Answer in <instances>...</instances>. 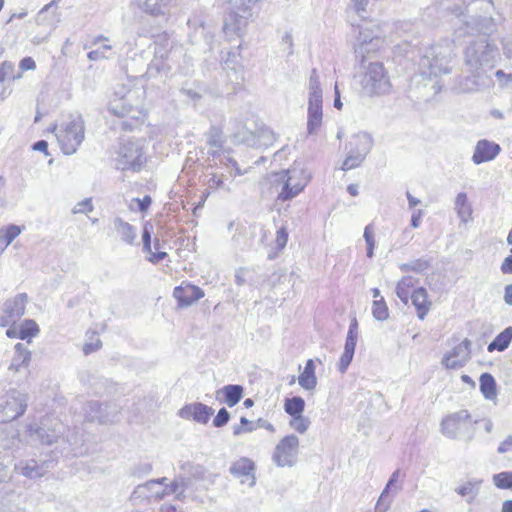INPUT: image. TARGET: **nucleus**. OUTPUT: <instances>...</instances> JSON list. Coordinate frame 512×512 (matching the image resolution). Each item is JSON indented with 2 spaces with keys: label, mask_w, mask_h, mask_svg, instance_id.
Returning a JSON list of instances; mask_svg holds the SVG:
<instances>
[{
  "label": "nucleus",
  "mask_w": 512,
  "mask_h": 512,
  "mask_svg": "<svg viewBox=\"0 0 512 512\" xmlns=\"http://www.w3.org/2000/svg\"><path fill=\"white\" fill-rule=\"evenodd\" d=\"M454 55V43L449 40L426 48L419 61L421 74L431 77L450 73Z\"/></svg>",
  "instance_id": "f257e3e1"
},
{
  "label": "nucleus",
  "mask_w": 512,
  "mask_h": 512,
  "mask_svg": "<svg viewBox=\"0 0 512 512\" xmlns=\"http://www.w3.org/2000/svg\"><path fill=\"white\" fill-rule=\"evenodd\" d=\"M59 146L65 155L74 154L85 139V122L81 115L71 116L70 120L53 128Z\"/></svg>",
  "instance_id": "f03ea898"
},
{
  "label": "nucleus",
  "mask_w": 512,
  "mask_h": 512,
  "mask_svg": "<svg viewBox=\"0 0 512 512\" xmlns=\"http://www.w3.org/2000/svg\"><path fill=\"white\" fill-rule=\"evenodd\" d=\"M309 181L303 169H287L274 173L271 182L275 187L280 188L277 199L287 201L300 194Z\"/></svg>",
  "instance_id": "7ed1b4c3"
},
{
  "label": "nucleus",
  "mask_w": 512,
  "mask_h": 512,
  "mask_svg": "<svg viewBox=\"0 0 512 512\" xmlns=\"http://www.w3.org/2000/svg\"><path fill=\"white\" fill-rule=\"evenodd\" d=\"M497 56V48L486 36L471 41L464 52L465 64L470 70L492 67Z\"/></svg>",
  "instance_id": "20e7f679"
},
{
  "label": "nucleus",
  "mask_w": 512,
  "mask_h": 512,
  "mask_svg": "<svg viewBox=\"0 0 512 512\" xmlns=\"http://www.w3.org/2000/svg\"><path fill=\"white\" fill-rule=\"evenodd\" d=\"M467 410H459L446 416L441 422V432L450 439L465 438L470 442L474 436V424Z\"/></svg>",
  "instance_id": "39448f33"
},
{
  "label": "nucleus",
  "mask_w": 512,
  "mask_h": 512,
  "mask_svg": "<svg viewBox=\"0 0 512 512\" xmlns=\"http://www.w3.org/2000/svg\"><path fill=\"white\" fill-rule=\"evenodd\" d=\"M362 92L367 96L389 93L391 83L382 63H370L361 78Z\"/></svg>",
  "instance_id": "423d86ee"
},
{
  "label": "nucleus",
  "mask_w": 512,
  "mask_h": 512,
  "mask_svg": "<svg viewBox=\"0 0 512 512\" xmlns=\"http://www.w3.org/2000/svg\"><path fill=\"white\" fill-rule=\"evenodd\" d=\"M372 146L373 139L366 132H360L351 136L346 145L347 156L342 163L341 170L348 171L359 167L372 149Z\"/></svg>",
  "instance_id": "0eeeda50"
},
{
  "label": "nucleus",
  "mask_w": 512,
  "mask_h": 512,
  "mask_svg": "<svg viewBox=\"0 0 512 512\" xmlns=\"http://www.w3.org/2000/svg\"><path fill=\"white\" fill-rule=\"evenodd\" d=\"M65 427L57 418L45 417L41 420L40 426L29 425L27 433L32 442L51 445L64 433Z\"/></svg>",
  "instance_id": "6e6552de"
},
{
  "label": "nucleus",
  "mask_w": 512,
  "mask_h": 512,
  "mask_svg": "<svg viewBox=\"0 0 512 512\" xmlns=\"http://www.w3.org/2000/svg\"><path fill=\"white\" fill-rule=\"evenodd\" d=\"M144 161L141 141L128 140L120 146L117 159L118 169L139 171Z\"/></svg>",
  "instance_id": "1a4fd4ad"
},
{
  "label": "nucleus",
  "mask_w": 512,
  "mask_h": 512,
  "mask_svg": "<svg viewBox=\"0 0 512 512\" xmlns=\"http://www.w3.org/2000/svg\"><path fill=\"white\" fill-rule=\"evenodd\" d=\"M28 396L15 389L0 396V411L3 413L2 421L15 420L24 414L27 408Z\"/></svg>",
  "instance_id": "9d476101"
},
{
  "label": "nucleus",
  "mask_w": 512,
  "mask_h": 512,
  "mask_svg": "<svg viewBox=\"0 0 512 512\" xmlns=\"http://www.w3.org/2000/svg\"><path fill=\"white\" fill-rule=\"evenodd\" d=\"M299 448V439L296 435L285 436L276 445L272 459L278 467H291L295 464Z\"/></svg>",
  "instance_id": "9b49d317"
},
{
  "label": "nucleus",
  "mask_w": 512,
  "mask_h": 512,
  "mask_svg": "<svg viewBox=\"0 0 512 512\" xmlns=\"http://www.w3.org/2000/svg\"><path fill=\"white\" fill-rule=\"evenodd\" d=\"M27 302L26 293L7 299L0 308V326L7 327L15 324L24 315Z\"/></svg>",
  "instance_id": "f8f14e48"
},
{
  "label": "nucleus",
  "mask_w": 512,
  "mask_h": 512,
  "mask_svg": "<svg viewBox=\"0 0 512 512\" xmlns=\"http://www.w3.org/2000/svg\"><path fill=\"white\" fill-rule=\"evenodd\" d=\"M85 418L90 422L101 424L117 420L119 410L115 404H102L98 401H89L84 407Z\"/></svg>",
  "instance_id": "ddd939ff"
},
{
  "label": "nucleus",
  "mask_w": 512,
  "mask_h": 512,
  "mask_svg": "<svg viewBox=\"0 0 512 512\" xmlns=\"http://www.w3.org/2000/svg\"><path fill=\"white\" fill-rule=\"evenodd\" d=\"M471 341L464 339L461 343L444 355L442 364L447 369H459L466 365L471 358Z\"/></svg>",
  "instance_id": "4468645a"
},
{
  "label": "nucleus",
  "mask_w": 512,
  "mask_h": 512,
  "mask_svg": "<svg viewBox=\"0 0 512 512\" xmlns=\"http://www.w3.org/2000/svg\"><path fill=\"white\" fill-rule=\"evenodd\" d=\"M52 460L38 462L35 459L21 460L14 466V471L26 478L35 479L43 477L53 465Z\"/></svg>",
  "instance_id": "2eb2a0df"
},
{
  "label": "nucleus",
  "mask_w": 512,
  "mask_h": 512,
  "mask_svg": "<svg viewBox=\"0 0 512 512\" xmlns=\"http://www.w3.org/2000/svg\"><path fill=\"white\" fill-rule=\"evenodd\" d=\"M255 470V463L247 457L239 458L229 469L231 475L240 479L242 484L247 483L249 487H253L256 483Z\"/></svg>",
  "instance_id": "dca6fc26"
},
{
  "label": "nucleus",
  "mask_w": 512,
  "mask_h": 512,
  "mask_svg": "<svg viewBox=\"0 0 512 512\" xmlns=\"http://www.w3.org/2000/svg\"><path fill=\"white\" fill-rule=\"evenodd\" d=\"M167 481L166 477L155 480H149L144 484L138 485L132 493V498H146V499H162L165 496L167 488H163V483Z\"/></svg>",
  "instance_id": "f3484780"
},
{
  "label": "nucleus",
  "mask_w": 512,
  "mask_h": 512,
  "mask_svg": "<svg viewBox=\"0 0 512 512\" xmlns=\"http://www.w3.org/2000/svg\"><path fill=\"white\" fill-rule=\"evenodd\" d=\"M133 94V91H128L126 94L121 95L118 100L112 101L110 103V111L118 117L139 119L142 115V111L138 106H134L130 103Z\"/></svg>",
  "instance_id": "a211bd4d"
},
{
  "label": "nucleus",
  "mask_w": 512,
  "mask_h": 512,
  "mask_svg": "<svg viewBox=\"0 0 512 512\" xmlns=\"http://www.w3.org/2000/svg\"><path fill=\"white\" fill-rule=\"evenodd\" d=\"M500 152L501 147L499 144L487 139H481L475 145L472 162L479 165L484 162L492 161Z\"/></svg>",
  "instance_id": "6ab92c4d"
},
{
  "label": "nucleus",
  "mask_w": 512,
  "mask_h": 512,
  "mask_svg": "<svg viewBox=\"0 0 512 512\" xmlns=\"http://www.w3.org/2000/svg\"><path fill=\"white\" fill-rule=\"evenodd\" d=\"M214 409L200 402L185 405L179 410V416L184 419H193L206 424L213 415Z\"/></svg>",
  "instance_id": "aec40b11"
},
{
  "label": "nucleus",
  "mask_w": 512,
  "mask_h": 512,
  "mask_svg": "<svg viewBox=\"0 0 512 512\" xmlns=\"http://www.w3.org/2000/svg\"><path fill=\"white\" fill-rule=\"evenodd\" d=\"M173 296L178 301L179 306L187 307L204 297V292L198 286L181 284L174 289Z\"/></svg>",
  "instance_id": "412c9836"
},
{
  "label": "nucleus",
  "mask_w": 512,
  "mask_h": 512,
  "mask_svg": "<svg viewBox=\"0 0 512 512\" xmlns=\"http://www.w3.org/2000/svg\"><path fill=\"white\" fill-rule=\"evenodd\" d=\"M401 476V471L396 469L392 475L390 476L388 483L386 484L384 490L382 491L379 499H378V509L383 506L382 512H386L392 503V498H390L389 494L392 492L393 496L396 495L399 491L402 490V485L398 484L399 478Z\"/></svg>",
  "instance_id": "4be33fe9"
},
{
  "label": "nucleus",
  "mask_w": 512,
  "mask_h": 512,
  "mask_svg": "<svg viewBox=\"0 0 512 512\" xmlns=\"http://www.w3.org/2000/svg\"><path fill=\"white\" fill-rule=\"evenodd\" d=\"M322 102L323 100H308L307 132L312 135L317 132L322 124Z\"/></svg>",
  "instance_id": "5701e85b"
},
{
  "label": "nucleus",
  "mask_w": 512,
  "mask_h": 512,
  "mask_svg": "<svg viewBox=\"0 0 512 512\" xmlns=\"http://www.w3.org/2000/svg\"><path fill=\"white\" fill-rule=\"evenodd\" d=\"M249 138H243L242 141L257 147H269L277 140L275 133L267 126L259 127L255 132L250 133Z\"/></svg>",
  "instance_id": "b1692460"
},
{
  "label": "nucleus",
  "mask_w": 512,
  "mask_h": 512,
  "mask_svg": "<svg viewBox=\"0 0 512 512\" xmlns=\"http://www.w3.org/2000/svg\"><path fill=\"white\" fill-rule=\"evenodd\" d=\"M243 396V387L238 384H229L216 391V398L229 407L235 406Z\"/></svg>",
  "instance_id": "393cba45"
},
{
  "label": "nucleus",
  "mask_w": 512,
  "mask_h": 512,
  "mask_svg": "<svg viewBox=\"0 0 512 512\" xmlns=\"http://www.w3.org/2000/svg\"><path fill=\"white\" fill-rule=\"evenodd\" d=\"M113 226L121 241L128 245H133L135 243L137 238V229L134 226L124 221L121 217L114 218Z\"/></svg>",
  "instance_id": "a878e982"
},
{
  "label": "nucleus",
  "mask_w": 512,
  "mask_h": 512,
  "mask_svg": "<svg viewBox=\"0 0 512 512\" xmlns=\"http://www.w3.org/2000/svg\"><path fill=\"white\" fill-rule=\"evenodd\" d=\"M412 300V304L416 308L417 316L419 319L423 320L427 315L431 302L428 301V294L425 288L420 287L410 295Z\"/></svg>",
  "instance_id": "bb28decb"
},
{
  "label": "nucleus",
  "mask_w": 512,
  "mask_h": 512,
  "mask_svg": "<svg viewBox=\"0 0 512 512\" xmlns=\"http://www.w3.org/2000/svg\"><path fill=\"white\" fill-rule=\"evenodd\" d=\"M357 339H358V336H352V335L346 336L344 351H343V353L340 357L339 363H338V371L340 373H345L346 370L348 369V367L353 359L354 353H355Z\"/></svg>",
  "instance_id": "cd10ccee"
},
{
  "label": "nucleus",
  "mask_w": 512,
  "mask_h": 512,
  "mask_svg": "<svg viewBox=\"0 0 512 512\" xmlns=\"http://www.w3.org/2000/svg\"><path fill=\"white\" fill-rule=\"evenodd\" d=\"M207 136V145L210 146V149L208 150V155L212 156L214 160H216V157H220V152L223 148V137H222V131L212 126L209 131L206 134Z\"/></svg>",
  "instance_id": "c85d7f7f"
},
{
  "label": "nucleus",
  "mask_w": 512,
  "mask_h": 512,
  "mask_svg": "<svg viewBox=\"0 0 512 512\" xmlns=\"http://www.w3.org/2000/svg\"><path fill=\"white\" fill-rule=\"evenodd\" d=\"M454 205L460 221L465 224L468 223L472 219L473 209L468 201L467 194L465 192L458 193Z\"/></svg>",
  "instance_id": "c756f323"
},
{
  "label": "nucleus",
  "mask_w": 512,
  "mask_h": 512,
  "mask_svg": "<svg viewBox=\"0 0 512 512\" xmlns=\"http://www.w3.org/2000/svg\"><path fill=\"white\" fill-rule=\"evenodd\" d=\"M31 361V352L28 348L22 344L17 343L15 345V353L9 366L10 370L19 371L22 367H28Z\"/></svg>",
  "instance_id": "7c9ffc66"
},
{
  "label": "nucleus",
  "mask_w": 512,
  "mask_h": 512,
  "mask_svg": "<svg viewBox=\"0 0 512 512\" xmlns=\"http://www.w3.org/2000/svg\"><path fill=\"white\" fill-rule=\"evenodd\" d=\"M173 0H139V6L144 12L159 16L165 15L169 11L170 4Z\"/></svg>",
  "instance_id": "2f4dec72"
},
{
  "label": "nucleus",
  "mask_w": 512,
  "mask_h": 512,
  "mask_svg": "<svg viewBox=\"0 0 512 512\" xmlns=\"http://www.w3.org/2000/svg\"><path fill=\"white\" fill-rule=\"evenodd\" d=\"M298 383L305 390L311 391L315 389L317 378L315 375V364L312 359L306 362L303 372L298 377Z\"/></svg>",
  "instance_id": "473e14b6"
},
{
  "label": "nucleus",
  "mask_w": 512,
  "mask_h": 512,
  "mask_svg": "<svg viewBox=\"0 0 512 512\" xmlns=\"http://www.w3.org/2000/svg\"><path fill=\"white\" fill-rule=\"evenodd\" d=\"M189 27L194 26V31L189 35L190 42L192 44H197L200 40V38H203V41L205 43V46L207 49H211L212 43H213V35L206 31L203 23L197 24L196 22H193L192 20H188Z\"/></svg>",
  "instance_id": "72a5a7b5"
},
{
  "label": "nucleus",
  "mask_w": 512,
  "mask_h": 512,
  "mask_svg": "<svg viewBox=\"0 0 512 512\" xmlns=\"http://www.w3.org/2000/svg\"><path fill=\"white\" fill-rule=\"evenodd\" d=\"M512 341V326L506 327L500 332L489 344L487 350L489 352L505 351Z\"/></svg>",
  "instance_id": "f704fd0d"
},
{
  "label": "nucleus",
  "mask_w": 512,
  "mask_h": 512,
  "mask_svg": "<svg viewBox=\"0 0 512 512\" xmlns=\"http://www.w3.org/2000/svg\"><path fill=\"white\" fill-rule=\"evenodd\" d=\"M258 0H224V3L235 14L247 19L251 16V8Z\"/></svg>",
  "instance_id": "c9c22d12"
},
{
  "label": "nucleus",
  "mask_w": 512,
  "mask_h": 512,
  "mask_svg": "<svg viewBox=\"0 0 512 512\" xmlns=\"http://www.w3.org/2000/svg\"><path fill=\"white\" fill-rule=\"evenodd\" d=\"M357 33L358 35L356 38L360 47H364L366 45L373 46L372 48H367L366 52H370L378 46V43L380 42L378 35L374 34L368 27L359 26Z\"/></svg>",
  "instance_id": "e433bc0d"
},
{
  "label": "nucleus",
  "mask_w": 512,
  "mask_h": 512,
  "mask_svg": "<svg viewBox=\"0 0 512 512\" xmlns=\"http://www.w3.org/2000/svg\"><path fill=\"white\" fill-rule=\"evenodd\" d=\"M480 391L484 398L487 400H493L497 396V384L494 377L490 373H483L480 376Z\"/></svg>",
  "instance_id": "4c0bfd02"
},
{
  "label": "nucleus",
  "mask_w": 512,
  "mask_h": 512,
  "mask_svg": "<svg viewBox=\"0 0 512 512\" xmlns=\"http://www.w3.org/2000/svg\"><path fill=\"white\" fill-rule=\"evenodd\" d=\"M417 279L412 276H404L396 285V295L404 303L407 304L410 298V289L415 286Z\"/></svg>",
  "instance_id": "58836bf2"
},
{
  "label": "nucleus",
  "mask_w": 512,
  "mask_h": 512,
  "mask_svg": "<svg viewBox=\"0 0 512 512\" xmlns=\"http://www.w3.org/2000/svg\"><path fill=\"white\" fill-rule=\"evenodd\" d=\"M305 408V401L300 396H294L292 398H287L284 403V410L291 417L299 416L303 414Z\"/></svg>",
  "instance_id": "ea45409f"
},
{
  "label": "nucleus",
  "mask_w": 512,
  "mask_h": 512,
  "mask_svg": "<svg viewBox=\"0 0 512 512\" xmlns=\"http://www.w3.org/2000/svg\"><path fill=\"white\" fill-rule=\"evenodd\" d=\"M179 467L183 474L190 478L200 479L205 474V469L202 465L190 461H181Z\"/></svg>",
  "instance_id": "a19ab883"
},
{
  "label": "nucleus",
  "mask_w": 512,
  "mask_h": 512,
  "mask_svg": "<svg viewBox=\"0 0 512 512\" xmlns=\"http://www.w3.org/2000/svg\"><path fill=\"white\" fill-rule=\"evenodd\" d=\"M480 484L481 481H468L458 487L456 492L462 497L468 496L469 498L467 499V502L472 503L479 493Z\"/></svg>",
  "instance_id": "79ce46f5"
},
{
  "label": "nucleus",
  "mask_w": 512,
  "mask_h": 512,
  "mask_svg": "<svg viewBox=\"0 0 512 512\" xmlns=\"http://www.w3.org/2000/svg\"><path fill=\"white\" fill-rule=\"evenodd\" d=\"M429 266H430V262L428 260L419 258V259L413 260L411 262L401 264L400 270L402 272L413 271V272L421 273V272L427 270Z\"/></svg>",
  "instance_id": "37998d69"
},
{
  "label": "nucleus",
  "mask_w": 512,
  "mask_h": 512,
  "mask_svg": "<svg viewBox=\"0 0 512 512\" xmlns=\"http://www.w3.org/2000/svg\"><path fill=\"white\" fill-rule=\"evenodd\" d=\"M372 314L378 321H384L389 317L388 307L383 298L373 301Z\"/></svg>",
  "instance_id": "c03bdc74"
},
{
  "label": "nucleus",
  "mask_w": 512,
  "mask_h": 512,
  "mask_svg": "<svg viewBox=\"0 0 512 512\" xmlns=\"http://www.w3.org/2000/svg\"><path fill=\"white\" fill-rule=\"evenodd\" d=\"M493 483L500 489H512V471L495 474L493 476Z\"/></svg>",
  "instance_id": "a18cd8bd"
},
{
  "label": "nucleus",
  "mask_w": 512,
  "mask_h": 512,
  "mask_svg": "<svg viewBox=\"0 0 512 512\" xmlns=\"http://www.w3.org/2000/svg\"><path fill=\"white\" fill-rule=\"evenodd\" d=\"M21 228L15 224L0 228V236L9 245L21 233Z\"/></svg>",
  "instance_id": "49530a36"
},
{
  "label": "nucleus",
  "mask_w": 512,
  "mask_h": 512,
  "mask_svg": "<svg viewBox=\"0 0 512 512\" xmlns=\"http://www.w3.org/2000/svg\"><path fill=\"white\" fill-rule=\"evenodd\" d=\"M289 424L292 429H294L300 434H303L308 430L311 422L308 418L304 417L303 414H301L299 416H293Z\"/></svg>",
  "instance_id": "de8ad7c7"
},
{
  "label": "nucleus",
  "mask_w": 512,
  "mask_h": 512,
  "mask_svg": "<svg viewBox=\"0 0 512 512\" xmlns=\"http://www.w3.org/2000/svg\"><path fill=\"white\" fill-rule=\"evenodd\" d=\"M19 333L21 339L34 337L39 333V327L34 320H26Z\"/></svg>",
  "instance_id": "09e8293b"
},
{
  "label": "nucleus",
  "mask_w": 512,
  "mask_h": 512,
  "mask_svg": "<svg viewBox=\"0 0 512 512\" xmlns=\"http://www.w3.org/2000/svg\"><path fill=\"white\" fill-rule=\"evenodd\" d=\"M363 237L367 245V257L372 258L374 256L375 238L372 224H369L364 229Z\"/></svg>",
  "instance_id": "8fccbe9b"
},
{
  "label": "nucleus",
  "mask_w": 512,
  "mask_h": 512,
  "mask_svg": "<svg viewBox=\"0 0 512 512\" xmlns=\"http://www.w3.org/2000/svg\"><path fill=\"white\" fill-rule=\"evenodd\" d=\"M14 65L11 62L5 61L2 63L0 67V80H15L16 78H20V75L14 76Z\"/></svg>",
  "instance_id": "3c124183"
},
{
  "label": "nucleus",
  "mask_w": 512,
  "mask_h": 512,
  "mask_svg": "<svg viewBox=\"0 0 512 512\" xmlns=\"http://www.w3.org/2000/svg\"><path fill=\"white\" fill-rule=\"evenodd\" d=\"M322 100V89L320 87V81L316 78L309 79V99L308 100Z\"/></svg>",
  "instance_id": "603ef678"
},
{
  "label": "nucleus",
  "mask_w": 512,
  "mask_h": 512,
  "mask_svg": "<svg viewBox=\"0 0 512 512\" xmlns=\"http://www.w3.org/2000/svg\"><path fill=\"white\" fill-rule=\"evenodd\" d=\"M216 159H219V164L225 166L227 169H230V168L234 169L235 175L240 176L245 173L239 168L236 160H234L233 158H231L227 155L220 154V157H216Z\"/></svg>",
  "instance_id": "864d4df0"
},
{
  "label": "nucleus",
  "mask_w": 512,
  "mask_h": 512,
  "mask_svg": "<svg viewBox=\"0 0 512 512\" xmlns=\"http://www.w3.org/2000/svg\"><path fill=\"white\" fill-rule=\"evenodd\" d=\"M94 209L91 198L78 202L72 209L73 214H87Z\"/></svg>",
  "instance_id": "5fc2aeb1"
},
{
  "label": "nucleus",
  "mask_w": 512,
  "mask_h": 512,
  "mask_svg": "<svg viewBox=\"0 0 512 512\" xmlns=\"http://www.w3.org/2000/svg\"><path fill=\"white\" fill-rule=\"evenodd\" d=\"M20 442H21V440L19 438L18 432L12 431L10 438H7V439L3 440L1 446L4 449L14 450V449H18L19 448Z\"/></svg>",
  "instance_id": "6e6d98bb"
},
{
  "label": "nucleus",
  "mask_w": 512,
  "mask_h": 512,
  "mask_svg": "<svg viewBox=\"0 0 512 512\" xmlns=\"http://www.w3.org/2000/svg\"><path fill=\"white\" fill-rule=\"evenodd\" d=\"M230 419V414L226 408H221L215 418L213 419V425L217 428L225 426Z\"/></svg>",
  "instance_id": "4d7b16f0"
},
{
  "label": "nucleus",
  "mask_w": 512,
  "mask_h": 512,
  "mask_svg": "<svg viewBox=\"0 0 512 512\" xmlns=\"http://www.w3.org/2000/svg\"><path fill=\"white\" fill-rule=\"evenodd\" d=\"M372 0H351L350 6L351 8L361 17H364V13L367 12V8L369 3Z\"/></svg>",
  "instance_id": "13d9d810"
},
{
  "label": "nucleus",
  "mask_w": 512,
  "mask_h": 512,
  "mask_svg": "<svg viewBox=\"0 0 512 512\" xmlns=\"http://www.w3.org/2000/svg\"><path fill=\"white\" fill-rule=\"evenodd\" d=\"M151 230L152 225L149 223H146L143 228V234H142V241H143V248L146 252L151 253Z\"/></svg>",
  "instance_id": "bf43d9fd"
},
{
  "label": "nucleus",
  "mask_w": 512,
  "mask_h": 512,
  "mask_svg": "<svg viewBox=\"0 0 512 512\" xmlns=\"http://www.w3.org/2000/svg\"><path fill=\"white\" fill-rule=\"evenodd\" d=\"M281 45L284 51H287L288 55L293 54V38L290 32H285L282 36Z\"/></svg>",
  "instance_id": "052dcab7"
},
{
  "label": "nucleus",
  "mask_w": 512,
  "mask_h": 512,
  "mask_svg": "<svg viewBox=\"0 0 512 512\" xmlns=\"http://www.w3.org/2000/svg\"><path fill=\"white\" fill-rule=\"evenodd\" d=\"M498 453L503 454L512 451V435H509L502 441L497 449Z\"/></svg>",
  "instance_id": "680f3d73"
},
{
  "label": "nucleus",
  "mask_w": 512,
  "mask_h": 512,
  "mask_svg": "<svg viewBox=\"0 0 512 512\" xmlns=\"http://www.w3.org/2000/svg\"><path fill=\"white\" fill-rule=\"evenodd\" d=\"M19 68L23 71L34 70L36 68V63L33 58L25 57L20 61Z\"/></svg>",
  "instance_id": "e2e57ef3"
},
{
  "label": "nucleus",
  "mask_w": 512,
  "mask_h": 512,
  "mask_svg": "<svg viewBox=\"0 0 512 512\" xmlns=\"http://www.w3.org/2000/svg\"><path fill=\"white\" fill-rule=\"evenodd\" d=\"M135 201L138 203V209L141 212L147 211L152 203V199L149 195L144 196L142 199L136 198Z\"/></svg>",
  "instance_id": "0e129e2a"
},
{
  "label": "nucleus",
  "mask_w": 512,
  "mask_h": 512,
  "mask_svg": "<svg viewBox=\"0 0 512 512\" xmlns=\"http://www.w3.org/2000/svg\"><path fill=\"white\" fill-rule=\"evenodd\" d=\"M102 343L100 339H96L95 342L86 343L83 347V352L88 355L92 352L97 351L101 347Z\"/></svg>",
  "instance_id": "69168bd1"
},
{
  "label": "nucleus",
  "mask_w": 512,
  "mask_h": 512,
  "mask_svg": "<svg viewBox=\"0 0 512 512\" xmlns=\"http://www.w3.org/2000/svg\"><path fill=\"white\" fill-rule=\"evenodd\" d=\"M163 488H167L165 491V496L171 495V494L177 493L179 491L180 483L178 480H175V481L171 482L170 484H168L166 481L163 483Z\"/></svg>",
  "instance_id": "338daca9"
},
{
  "label": "nucleus",
  "mask_w": 512,
  "mask_h": 512,
  "mask_svg": "<svg viewBox=\"0 0 512 512\" xmlns=\"http://www.w3.org/2000/svg\"><path fill=\"white\" fill-rule=\"evenodd\" d=\"M501 272L503 274H512V255L506 257L502 262Z\"/></svg>",
  "instance_id": "774afa93"
}]
</instances>
